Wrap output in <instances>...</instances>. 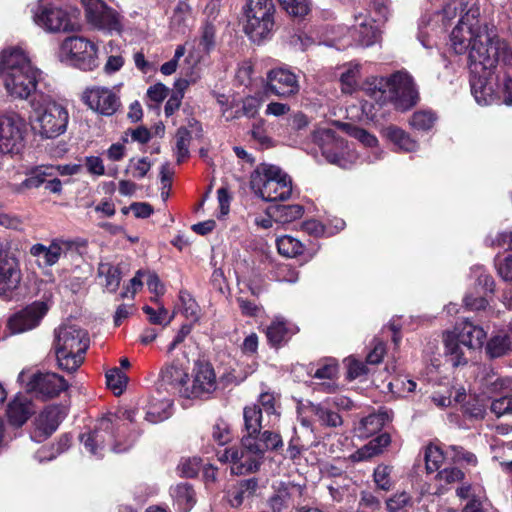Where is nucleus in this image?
<instances>
[{
  "label": "nucleus",
  "instance_id": "1",
  "mask_svg": "<svg viewBox=\"0 0 512 512\" xmlns=\"http://www.w3.org/2000/svg\"><path fill=\"white\" fill-rule=\"evenodd\" d=\"M455 20L450 45L456 54L468 52L471 92L479 105L494 103L512 105V53L497 35L493 25L480 18L473 0H449L423 25L446 29Z\"/></svg>",
  "mask_w": 512,
  "mask_h": 512
},
{
  "label": "nucleus",
  "instance_id": "2",
  "mask_svg": "<svg viewBox=\"0 0 512 512\" xmlns=\"http://www.w3.org/2000/svg\"><path fill=\"white\" fill-rule=\"evenodd\" d=\"M43 75L22 47L10 46L0 52V81L13 100H28L40 93L37 87Z\"/></svg>",
  "mask_w": 512,
  "mask_h": 512
},
{
  "label": "nucleus",
  "instance_id": "3",
  "mask_svg": "<svg viewBox=\"0 0 512 512\" xmlns=\"http://www.w3.org/2000/svg\"><path fill=\"white\" fill-rule=\"evenodd\" d=\"M363 89L380 106L392 103L401 111L412 108L418 101L415 83L406 71H397L386 77L369 78Z\"/></svg>",
  "mask_w": 512,
  "mask_h": 512
},
{
  "label": "nucleus",
  "instance_id": "4",
  "mask_svg": "<svg viewBox=\"0 0 512 512\" xmlns=\"http://www.w3.org/2000/svg\"><path fill=\"white\" fill-rule=\"evenodd\" d=\"M135 411L119 410L117 413H108L98 420L95 429L80 437L86 451L93 457L100 459L104 456L107 447L115 453L126 451L131 443L121 446L117 440L120 431V422L134 421Z\"/></svg>",
  "mask_w": 512,
  "mask_h": 512
},
{
  "label": "nucleus",
  "instance_id": "5",
  "mask_svg": "<svg viewBox=\"0 0 512 512\" xmlns=\"http://www.w3.org/2000/svg\"><path fill=\"white\" fill-rule=\"evenodd\" d=\"M30 124L41 138L54 139L64 134L69 123L65 106L45 93H37L30 99Z\"/></svg>",
  "mask_w": 512,
  "mask_h": 512
},
{
  "label": "nucleus",
  "instance_id": "6",
  "mask_svg": "<svg viewBox=\"0 0 512 512\" xmlns=\"http://www.w3.org/2000/svg\"><path fill=\"white\" fill-rule=\"evenodd\" d=\"M88 347V334L80 327L64 324L55 330L54 350L60 369L76 371L83 363Z\"/></svg>",
  "mask_w": 512,
  "mask_h": 512
},
{
  "label": "nucleus",
  "instance_id": "7",
  "mask_svg": "<svg viewBox=\"0 0 512 512\" xmlns=\"http://www.w3.org/2000/svg\"><path fill=\"white\" fill-rule=\"evenodd\" d=\"M250 186L265 201H284L292 194L290 177L272 164H259L251 173Z\"/></svg>",
  "mask_w": 512,
  "mask_h": 512
},
{
  "label": "nucleus",
  "instance_id": "8",
  "mask_svg": "<svg viewBox=\"0 0 512 512\" xmlns=\"http://www.w3.org/2000/svg\"><path fill=\"white\" fill-rule=\"evenodd\" d=\"M486 331L469 320L458 323L454 330L444 336L445 353L452 366L467 363L465 350H476L482 347Z\"/></svg>",
  "mask_w": 512,
  "mask_h": 512
},
{
  "label": "nucleus",
  "instance_id": "9",
  "mask_svg": "<svg viewBox=\"0 0 512 512\" xmlns=\"http://www.w3.org/2000/svg\"><path fill=\"white\" fill-rule=\"evenodd\" d=\"M79 10L69 5L40 0L33 10V21L40 28L51 33H69L79 29Z\"/></svg>",
  "mask_w": 512,
  "mask_h": 512
},
{
  "label": "nucleus",
  "instance_id": "10",
  "mask_svg": "<svg viewBox=\"0 0 512 512\" xmlns=\"http://www.w3.org/2000/svg\"><path fill=\"white\" fill-rule=\"evenodd\" d=\"M313 140L326 161L340 168H351L359 158L353 143L337 136L330 128L319 127L313 133Z\"/></svg>",
  "mask_w": 512,
  "mask_h": 512
},
{
  "label": "nucleus",
  "instance_id": "11",
  "mask_svg": "<svg viewBox=\"0 0 512 512\" xmlns=\"http://www.w3.org/2000/svg\"><path fill=\"white\" fill-rule=\"evenodd\" d=\"M274 12L272 0H247L244 6V31L253 42H260L271 35Z\"/></svg>",
  "mask_w": 512,
  "mask_h": 512
},
{
  "label": "nucleus",
  "instance_id": "12",
  "mask_svg": "<svg viewBox=\"0 0 512 512\" xmlns=\"http://www.w3.org/2000/svg\"><path fill=\"white\" fill-rule=\"evenodd\" d=\"M98 49L84 37L66 38L59 49V59L84 71H91L98 66Z\"/></svg>",
  "mask_w": 512,
  "mask_h": 512
},
{
  "label": "nucleus",
  "instance_id": "13",
  "mask_svg": "<svg viewBox=\"0 0 512 512\" xmlns=\"http://www.w3.org/2000/svg\"><path fill=\"white\" fill-rule=\"evenodd\" d=\"M218 460L231 464V473L244 475L256 471L261 463L262 456L252 445V437L243 436L240 447H230L218 452Z\"/></svg>",
  "mask_w": 512,
  "mask_h": 512
},
{
  "label": "nucleus",
  "instance_id": "14",
  "mask_svg": "<svg viewBox=\"0 0 512 512\" xmlns=\"http://www.w3.org/2000/svg\"><path fill=\"white\" fill-rule=\"evenodd\" d=\"M87 21L99 30L120 34L123 30L121 15L102 0H82Z\"/></svg>",
  "mask_w": 512,
  "mask_h": 512
},
{
  "label": "nucleus",
  "instance_id": "15",
  "mask_svg": "<svg viewBox=\"0 0 512 512\" xmlns=\"http://www.w3.org/2000/svg\"><path fill=\"white\" fill-rule=\"evenodd\" d=\"M25 120L16 113L0 115V153H18L24 145Z\"/></svg>",
  "mask_w": 512,
  "mask_h": 512
},
{
  "label": "nucleus",
  "instance_id": "16",
  "mask_svg": "<svg viewBox=\"0 0 512 512\" xmlns=\"http://www.w3.org/2000/svg\"><path fill=\"white\" fill-rule=\"evenodd\" d=\"M47 306L43 302H34L22 310L14 313L7 319L6 328L8 335L27 332L37 327L47 313Z\"/></svg>",
  "mask_w": 512,
  "mask_h": 512
},
{
  "label": "nucleus",
  "instance_id": "17",
  "mask_svg": "<svg viewBox=\"0 0 512 512\" xmlns=\"http://www.w3.org/2000/svg\"><path fill=\"white\" fill-rule=\"evenodd\" d=\"M79 242L70 239H54L49 246L37 243L30 248V254L36 258L40 267L55 265L61 256H66L70 251L76 250Z\"/></svg>",
  "mask_w": 512,
  "mask_h": 512
},
{
  "label": "nucleus",
  "instance_id": "18",
  "mask_svg": "<svg viewBox=\"0 0 512 512\" xmlns=\"http://www.w3.org/2000/svg\"><path fill=\"white\" fill-rule=\"evenodd\" d=\"M266 88L282 98H290L300 91L298 76L287 67H277L268 71Z\"/></svg>",
  "mask_w": 512,
  "mask_h": 512
},
{
  "label": "nucleus",
  "instance_id": "19",
  "mask_svg": "<svg viewBox=\"0 0 512 512\" xmlns=\"http://www.w3.org/2000/svg\"><path fill=\"white\" fill-rule=\"evenodd\" d=\"M67 415L64 406L49 405L35 418L31 439L35 442H43L58 428Z\"/></svg>",
  "mask_w": 512,
  "mask_h": 512
},
{
  "label": "nucleus",
  "instance_id": "20",
  "mask_svg": "<svg viewBox=\"0 0 512 512\" xmlns=\"http://www.w3.org/2000/svg\"><path fill=\"white\" fill-rule=\"evenodd\" d=\"M26 388L28 392L45 399L58 396L68 388V384L62 376L56 373L39 372L29 377L26 382Z\"/></svg>",
  "mask_w": 512,
  "mask_h": 512
},
{
  "label": "nucleus",
  "instance_id": "21",
  "mask_svg": "<svg viewBox=\"0 0 512 512\" xmlns=\"http://www.w3.org/2000/svg\"><path fill=\"white\" fill-rule=\"evenodd\" d=\"M83 99L92 110L105 116L113 115L120 107L118 95L105 87L86 89Z\"/></svg>",
  "mask_w": 512,
  "mask_h": 512
},
{
  "label": "nucleus",
  "instance_id": "22",
  "mask_svg": "<svg viewBox=\"0 0 512 512\" xmlns=\"http://www.w3.org/2000/svg\"><path fill=\"white\" fill-rule=\"evenodd\" d=\"M378 21L367 13L359 12L354 15V23L350 29L353 41L360 46L369 47L378 42L380 29Z\"/></svg>",
  "mask_w": 512,
  "mask_h": 512
},
{
  "label": "nucleus",
  "instance_id": "23",
  "mask_svg": "<svg viewBox=\"0 0 512 512\" xmlns=\"http://www.w3.org/2000/svg\"><path fill=\"white\" fill-rule=\"evenodd\" d=\"M20 264L16 256L0 247V295L15 290L21 281Z\"/></svg>",
  "mask_w": 512,
  "mask_h": 512
},
{
  "label": "nucleus",
  "instance_id": "24",
  "mask_svg": "<svg viewBox=\"0 0 512 512\" xmlns=\"http://www.w3.org/2000/svg\"><path fill=\"white\" fill-rule=\"evenodd\" d=\"M217 388L216 375L208 363H197L194 368L193 383L189 388L190 398L205 397Z\"/></svg>",
  "mask_w": 512,
  "mask_h": 512
},
{
  "label": "nucleus",
  "instance_id": "25",
  "mask_svg": "<svg viewBox=\"0 0 512 512\" xmlns=\"http://www.w3.org/2000/svg\"><path fill=\"white\" fill-rule=\"evenodd\" d=\"M188 374L181 367L170 364L161 371V383L168 391L190 398L189 387L186 386Z\"/></svg>",
  "mask_w": 512,
  "mask_h": 512
},
{
  "label": "nucleus",
  "instance_id": "26",
  "mask_svg": "<svg viewBox=\"0 0 512 512\" xmlns=\"http://www.w3.org/2000/svg\"><path fill=\"white\" fill-rule=\"evenodd\" d=\"M34 412V406L28 395L18 394L8 404L7 417L17 427L22 426Z\"/></svg>",
  "mask_w": 512,
  "mask_h": 512
},
{
  "label": "nucleus",
  "instance_id": "27",
  "mask_svg": "<svg viewBox=\"0 0 512 512\" xmlns=\"http://www.w3.org/2000/svg\"><path fill=\"white\" fill-rule=\"evenodd\" d=\"M383 136L390 141L395 150L404 153L415 152L419 148L417 140L413 139L409 133L403 129L390 125L382 130Z\"/></svg>",
  "mask_w": 512,
  "mask_h": 512
},
{
  "label": "nucleus",
  "instance_id": "28",
  "mask_svg": "<svg viewBox=\"0 0 512 512\" xmlns=\"http://www.w3.org/2000/svg\"><path fill=\"white\" fill-rule=\"evenodd\" d=\"M297 331L298 328L295 325L277 317L266 328V336L271 346L278 347L287 342Z\"/></svg>",
  "mask_w": 512,
  "mask_h": 512
},
{
  "label": "nucleus",
  "instance_id": "29",
  "mask_svg": "<svg viewBox=\"0 0 512 512\" xmlns=\"http://www.w3.org/2000/svg\"><path fill=\"white\" fill-rule=\"evenodd\" d=\"M388 421L389 416L386 412L371 413L360 420L355 430L360 438H368L379 432Z\"/></svg>",
  "mask_w": 512,
  "mask_h": 512
},
{
  "label": "nucleus",
  "instance_id": "30",
  "mask_svg": "<svg viewBox=\"0 0 512 512\" xmlns=\"http://www.w3.org/2000/svg\"><path fill=\"white\" fill-rule=\"evenodd\" d=\"M52 165H40L32 169L27 178L21 182L15 191L22 192L24 189L38 188L42 184H46L50 177H53Z\"/></svg>",
  "mask_w": 512,
  "mask_h": 512
},
{
  "label": "nucleus",
  "instance_id": "31",
  "mask_svg": "<svg viewBox=\"0 0 512 512\" xmlns=\"http://www.w3.org/2000/svg\"><path fill=\"white\" fill-rule=\"evenodd\" d=\"M389 443L390 436L387 433L380 434L376 438L372 439L369 443L364 445L362 448L358 449L352 455V458L355 461H363L369 459L381 453L383 449L389 445Z\"/></svg>",
  "mask_w": 512,
  "mask_h": 512
},
{
  "label": "nucleus",
  "instance_id": "32",
  "mask_svg": "<svg viewBox=\"0 0 512 512\" xmlns=\"http://www.w3.org/2000/svg\"><path fill=\"white\" fill-rule=\"evenodd\" d=\"M343 483L337 481L328 486L332 500L335 503H351L356 497L355 488L349 479H343Z\"/></svg>",
  "mask_w": 512,
  "mask_h": 512
},
{
  "label": "nucleus",
  "instance_id": "33",
  "mask_svg": "<svg viewBox=\"0 0 512 512\" xmlns=\"http://www.w3.org/2000/svg\"><path fill=\"white\" fill-rule=\"evenodd\" d=\"M252 445L255 446L256 451L263 457L267 450H277L282 447L283 442L278 433L271 431L260 432L252 437Z\"/></svg>",
  "mask_w": 512,
  "mask_h": 512
},
{
  "label": "nucleus",
  "instance_id": "34",
  "mask_svg": "<svg viewBox=\"0 0 512 512\" xmlns=\"http://www.w3.org/2000/svg\"><path fill=\"white\" fill-rule=\"evenodd\" d=\"M171 495L182 512H188L195 504L194 490L187 483L176 485L172 488Z\"/></svg>",
  "mask_w": 512,
  "mask_h": 512
},
{
  "label": "nucleus",
  "instance_id": "35",
  "mask_svg": "<svg viewBox=\"0 0 512 512\" xmlns=\"http://www.w3.org/2000/svg\"><path fill=\"white\" fill-rule=\"evenodd\" d=\"M330 405L324 402L319 404H311L310 410L314 414L318 421L328 427H337L342 424L341 416L330 409Z\"/></svg>",
  "mask_w": 512,
  "mask_h": 512
},
{
  "label": "nucleus",
  "instance_id": "36",
  "mask_svg": "<svg viewBox=\"0 0 512 512\" xmlns=\"http://www.w3.org/2000/svg\"><path fill=\"white\" fill-rule=\"evenodd\" d=\"M464 478V473L456 467H445L435 475L437 490L435 494H442L450 484L457 483Z\"/></svg>",
  "mask_w": 512,
  "mask_h": 512
},
{
  "label": "nucleus",
  "instance_id": "37",
  "mask_svg": "<svg viewBox=\"0 0 512 512\" xmlns=\"http://www.w3.org/2000/svg\"><path fill=\"white\" fill-rule=\"evenodd\" d=\"M510 349V337L504 332L493 335L486 344V353L491 358L504 356Z\"/></svg>",
  "mask_w": 512,
  "mask_h": 512
},
{
  "label": "nucleus",
  "instance_id": "38",
  "mask_svg": "<svg viewBox=\"0 0 512 512\" xmlns=\"http://www.w3.org/2000/svg\"><path fill=\"white\" fill-rule=\"evenodd\" d=\"M425 466L427 473H434L441 470V467L446 462V455L440 446L436 444H430L426 447L424 453Z\"/></svg>",
  "mask_w": 512,
  "mask_h": 512
},
{
  "label": "nucleus",
  "instance_id": "39",
  "mask_svg": "<svg viewBox=\"0 0 512 512\" xmlns=\"http://www.w3.org/2000/svg\"><path fill=\"white\" fill-rule=\"evenodd\" d=\"M243 417L247 432L245 436H256L262 428V409L257 405L245 407Z\"/></svg>",
  "mask_w": 512,
  "mask_h": 512
},
{
  "label": "nucleus",
  "instance_id": "40",
  "mask_svg": "<svg viewBox=\"0 0 512 512\" xmlns=\"http://www.w3.org/2000/svg\"><path fill=\"white\" fill-rule=\"evenodd\" d=\"M351 135L366 147L374 149L372 154L367 157L369 163L382 159L384 152L378 148V140L374 135L360 128L352 129Z\"/></svg>",
  "mask_w": 512,
  "mask_h": 512
},
{
  "label": "nucleus",
  "instance_id": "41",
  "mask_svg": "<svg viewBox=\"0 0 512 512\" xmlns=\"http://www.w3.org/2000/svg\"><path fill=\"white\" fill-rule=\"evenodd\" d=\"M172 414V402L168 399L153 402L146 412V420L150 423H158L168 419Z\"/></svg>",
  "mask_w": 512,
  "mask_h": 512
},
{
  "label": "nucleus",
  "instance_id": "42",
  "mask_svg": "<svg viewBox=\"0 0 512 512\" xmlns=\"http://www.w3.org/2000/svg\"><path fill=\"white\" fill-rule=\"evenodd\" d=\"M278 252L288 258H294L301 255L304 251V245L296 238L284 235L276 241Z\"/></svg>",
  "mask_w": 512,
  "mask_h": 512
},
{
  "label": "nucleus",
  "instance_id": "43",
  "mask_svg": "<svg viewBox=\"0 0 512 512\" xmlns=\"http://www.w3.org/2000/svg\"><path fill=\"white\" fill-rule=\"evenodd\" d=\"M191 131L186 127H180L175 135V154L177 162L180 163L189 157V146L191 143Z\"/></svg>",
  "mask_w": 512,
  "mask_h": 512
},
{
  "label": "nucleus",
  "instance_id": "44",
  "mask_svg": "<svg viewBox=\"0 0 512 512\" xmlns=\"http://www.w3.org/2000/svg\"><path fill=\"white\" fill-rule=\"evenodd\" d=\"M98 275L105 278V287L110 292H115L121 281L120 270L110 263H101L98 267Z\"/></svg>",
  "mask_w": 512,
  "mask_h": 512
},
{
  "label": "nucleus",
  "instance_id": "45",
  "mask_svg": "<svg viewBox=\"0 0 512 512\" xmlns=\"http://www.w3.org/2000/svg\"><path fill=\"white\" fill-rule=\"evenodd\" d=\"M359 78L360 65L358 63H350L340 77L342 91L347 94L352 93L358 86Z\"/></svg>",
  "mask_w": 512,
  "mask_h": 512
},
{
  "label": "nucleus",
  "instance_id": "46",
  "mask_svg": "<svg viewBox=\"0 0 512 512\" xmlns=\"http://www.w3.org/2000/svg\"><path fill=\"white\" fill-rule=\"evenodd\" d=\"M179 301L182 312L187 319L197 322L200 318V308L191 294L185 290L179 292Z\"/></svg>",
  "mask_w": 512,
  "mask_h": 512
},
{
  "label": "nucleus",
  "instance_id": "47",
  "mask_svg": "<svg viewBox=\"0 0 512 512\" xmlns=\"http://www.w3.org/2000/svg\"><path fill=\"white\" fill-rule=\"evenodd\" d=\"M436 119L432 111L420 110L413 113L409 123L416 130L427 131L434 126Z\"/></svg>",
  "mask_w": 512,
  "mask_h": 512
},
{
  "label": "nucleus",
  "instance_id": "48",
  "mask_svg": "<svg viewBox=\"0 0 512 512\" xmlns=\"http://www.w3.org/2000/svg\"><path fill=\"white\" fill-rule=\"evenodd\" d=\"M190 20V8L187 4L180 3L171 17V26L180 33H185Z\"/></svg>",
  "mask_w": 512,
  "mask_h": 512
},
{
  "label": "nucleus",
  "instance_id": "49",
  "mask_svg": "<svg viewBox=\"0 0 512 512\" xmlns=\"http://www.w3.org/2000/svg\"><path fill=\"white\" fill-rule=\"evenodd\" d=\"M106 383L115 395H119L126 386L127 376L119 368L115 367L107 371Z\"/></svg>",
  "mask_w": 512,
  "mask_h": 512
},
{
  "label": "nucleus",
  "instance_id": "50",
  "mask_svg": "<svg viewBox=\"0 0 512 512\" xmlns=\"http://www.w3.org/2000/svg\"><path fill=\"white\" fill-rule=\"evenodd\" d=\"M281 7L291 16L304 17L308 14V0H278Z\"/></svg>",
  "mask_w": 512,
  "mask_h": 512
},
{
  "label": "nucleus",
  "instance_id": "51",
  "mask_svg": "<svg viewBox=\"0 0 512 512\" xmlns=\"http://www.w3.org/2000/svg\"><path fill=\"white\" fill-rule=\"evenodd\" d=\"M256 112L257 107L255 100L253 98H249L243 102L241 109L237 108L235 111H233L232 108H225L222 110V115L227 121H230L235 118H239L242 114L249 117L254 116Z\"/></svg>",
  "mask_w": 512,
  "mask_h": 512
},
{
  "label": "nucleus",
  "instance_id": "52",
  "mask_svg": "<svg viewBox=\"0 0 512 512\" xmlns=\"http://www.w3.org/2000/svg\"><path fill=\"white\" fill-rule=\"evenodd\" d=\"M391 472L392 468L386 465H378L374 469L373 478L379 489L389 491L392 488Z\"/></svg>",
  "mask_w": 512,
  "mask_h": 512
},
{
  "label": "nucleus",
  "instance_id": "53",
  "mask_svg": "<svg viewBox=\"0 0 512 512\" xmlns=\"http://www.w3.org/2000/svg\"><path fill=\"white\" fill-rule=\"evenodd\" d=\"M212 439L221 446L231 441L232 433L226 421L220 419L215 422L212 427Z\"/></svg>",
  "mask_w": 512,
  "mask_h": 512
},
{
  "label": "nucleus",
  "instance_id": "54",
  "mask_svg": "<svg viewBox=\"0 0 512 512\" xmlns=\"http://www.w3.org/2000/svg\"><path fill=\"white\" fill-rule=\"evenodd\" d=\"M487 401L484 397H474L464 405V412L470 417L482 419L485 416Z\"/></svg>",
  "mask_w": 512,
  "mask_h": 512
},
{
  "label": "nucleus",
  "instance_id": "55",
  "mask_svg": "<svg viewBox=\"0 0 512 512\" xmlns=\"http://www.w3.org/2000/svg\"><path fill=\"white\" fill-rule=\"evenodd\" d=\"M471 275L475 278L477 285L482 287L484 292L492 293L494 290V280L492 276L486 273L482 266H475L471 269Z\"/></svg>",
  "mask_w": 512,
  "mask_h": 512
},
{
  "label": "nucleus",
  "instance_id": "56",
  "mask_svg": "<svg viewBox=\"0 0 512 512\" xmlns=\"http://www.w3.org/2000/svg\"><path fill=\"white\" fill-rule=\"evenodd\" d=\"M411 503V496L409 493L402 491L395 493L386 500V508L388 512H399L404 507Z\"/></svg>",
  "mask_w": 512,
  "mask_h": 512
},
{
  "label": "nucleus",
  "instance_id": "57",
  "mask_svg": "<svg viewBox=\"0 0 512 512\" xmlns=\"http://www.w3.org/2000/svg\"><path fill=\"white\" fill-rule=\"evenodd\" d=\"M388 386L393 393L405 396L406 394L413 393L416 390L417 384L412 379L399 377L390 382Z\"/></svg>",
  "mask_w": 512,
  "mask_h": 512
},
{
  "label": "nucleus",
  "instance_id": "58",
  "mask_svg": "<svg viewBox=\"0 0 512 512\" xmlns=\"http://www.w3.org/2000/svg\"><path fill=\"white\" fill-rule=\"evenodd\" d=\"M143 311L148 315L149 321L152 324L167 325L172 320V316L168 315L167 309L163 306L158 307L157 310L150 306H144Z\"/></svg>",
  "mask_w": 512,
  "mask_h": 512
},
{
  "label": "nucleus",
  "instance_id": "59",
  "mask_svg": "<svg viewBox=\"0 0 512 512\" xmlns=\"http://www.w3.org/2000/svg\"><path fill=\"white\" fill-rule=\"evenodd\" d=\"M201 461L197 457L183 459L178 466L182 476L192 478L196 476L200 470Z\"/></svg>",
  "mask_w": 512,
  "mask_h": 512
},
{
  "label": "nucleus",
  "instance_id": "60",
  "mask_svg": "<svg viewBox=\"0 0 512 512\" xmlns=\"http://www.w3.org/2000/svg\"><path fill=\"white\" fill-rule=\"evenodd\" d=\"M151 168V163L146 157L131 159L129 161L128 170L131 171L133 177L141 179L146 176Z\"/></svg>",
  "mask_w": 512,
  "mask_h": 512
},
{
  "label": "nucleus",
  "instance_id": "61",
  "mask_svg": "<svg viewBox=\"0 0 512 512\" xmlns=\"http://www.w3.org/2000/svg\"><path fill=\"white\" fill-rule=\"evenodd\" d=\"M491 411L500 417L506 414H512V395H505L498 399H495L491 403Z\"/></svg>",
  "mask_w": 512,
  "mask_h": 512
},
{
  "label": "nucleus",
  "instance_id": "62",
  "mask_svg": "<svg viewBox=\"0 0 512 512\" xmlns=\"http://www.w3.org/2000/svg\"><path fill=\"white\" fill-rule=\"evenodd\" d=\"M345 365L347 367V377L350 380H354L367 373L366 365L352 357L345 359Z\"/></svg>",
  "mask_w": 512,
  "mask_h": 512
},
{
  "label": "nucleus",
  "instance_id": "63",
  "mask_svg": "<svg viewBox=\"0 0 512 512\" xmlns=\"http://www.w3.org/2000/svg\"><path fill=\"white\" fill-rule=\"evenodd\" d=\"M486 242L493 247L512 250V231L499 232L495 237H488Z\"/></svg>",
  "mask_w": 512,
  "mask_h": 512
},
{
  "label": "nucleus",
  "instance_id": "64",
  "mask_svg": "<svg viewBox=\"0 0 512 512\" xmlns=\"http://www.w3.org/2000/svg\"><path fill=\"white\" fill-rule=\"evenodd\" d=\"M496 269L504 281H512V255L496 260Z\"/></svg>",
  "mask_w": 512,
  "mask_h": 512
}]
</instances>
